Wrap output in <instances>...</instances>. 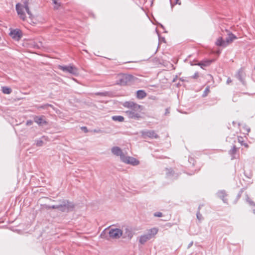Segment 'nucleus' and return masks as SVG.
<instances>
[{"mask_svg": "<svg viewBox=\"0 0 255 255\" xmlns=\"http://www.w3.org/2000/svg\"><path fill=\"white\" fill-rule=\"evenodd\" d=\"M154 215L155 217H160L162 216V213L161 212H157L154 213Z\"/></svg>", "mask_w": 255, "mask_h": 255, "instance_id": "393cba45", "label": "nucleus"}, {"mask_svg": "<svg viewBox=\"0 0 255 255\" xmlns=\"http://www.w3.org/2000/svg\"><path fill=\"white\" fill-rule=\"evenodd\" d=\"M116 83L122 86L126 85L133 79V76L125 74H119L116 75Z\"/></svg>", "mask_w": 255, "mask_h": 255, "instance_id": "39448f33", "label": "nucleus"}, {"mask_svg": "<svg viewBox=\"0 0 255 255\" xmlns=\"http://www.w3.org/2000/svg\"><path fill=\"white\" fill-rule=\"evenodd\" d=\"M237 151V148L235 146H234L230 150V154L232 156V159L235 158V155L236 154Z\"/></svg>", "mask_w": 255, "mask_h": 255, "instance_id": "dca6fc26", "label": "nucleus"}, {"mask_svg": "<svg viewBox=\"0 0 255 255\" xmlns=\"http://www.w3.org/2000/svg\"><path fill=\"white\" fill-rule=\"evenodd\" d=\"M199 73L198 72H196L194 74V75L192 77V78L193 79H197L199 77Z\"/></svg>", "mask_w": 255, "mask_h": 255, "instance_id": "b1692460", "label": "nucleus"}, {"mask_svg": "<svg viewBox=\"0 0 255 255\" xmlns=\"http://www.w3.org/2000/svg\"><path fill=\"white\" fill-rule=\"evenodd\" d=\"M2 91L4 94H9L11 92V90L7 87H3L2 88Z\"/></svg>", "mask_w": 255, "mask_h": 255, "instance_id": "aec40b11", "label": "nucleus"}, {"mask_svg": "<svg viewBox=\"0 0 255 255\" xmlns=\"http://www.w3.org/2000/svg\"><path fill=\"white\" fill-rule=\"evenodd\" d=\"M197 218H198L199 220H201V217H202V216H201V215L200 214V213H199V212L197 213Z\"/></svg>", "mask_w": 255, "mask_h": 255, "instance_id": "c756f323", "label": "nucleus"}, {"mask_svg": "<svg viewBox=\"0 0 255 255\" xmlns=\"http://www.w3.org/2000/svg\"><path fill=\"white\" fill-rule=\"evenodd\" d=\"M218 196L223 200L224 202H227V199H225V197H226V194L224 191L219 192Z\"/></svg>", "mask_w": 255, "mask_h": 255, "instance_id": "f3484780", "label": "nucleus"}, {"mask_svg": "<svg viewBox=\"0 0 255 255\" xmlns=\"http://www.w3.org/2000/svg\"><path fill=\"white\" fill-rule=\"evenodd\" d=\"M105 232L109 234V237L113 239H119L123 235L122 231L118 228L110 227L106 229Z\"/></svg>", "mask_w": 255, "mask_h": 255, "instance_id": "423d86ee", "label": "nucleus"}, {"mask_svg": "<svg viewBox=\"0 0 255 255\" xmlns=\"http://www.w3.org/2000/svg\"><path fill=\"white\" fill-rule=\"evenodd\" d=\"M238 142H240L242 145L245 146L246 147H248L249 145L247 143L244 142V138L242 136H238Z\"/></svg>", "mask_w": 255, "mask_h": 255, "instance_id": "6ab92c4d", "label": "nucleus"}, {"mask_svg": "<svg viewBox=\"0 0 255 255\" xmlns=\"http://www.w3.org/2000/svg\"><path fill=\"white\" fill-rule=\"evenodd\" d=\"M75 207V204L69 200H63L58 205H54L47 207L48 209H57L58 211L61 212H69L73 211Z\"/></svg>", "mask_w": 255, "mask_h": 255, "instance_id": "7ed1b4c3", "label": "nucleus"}, {"mask_svg": "<svg viewBox=\"0 0 255 255\" xmlns=\"http://www.w3.org/2000/svg\"><path fill=\"white\" fill-rule=\"evenodd\" d=\"M192 245H193V242H191V243L189 244V246H188V248H189V247H190L191 246H192Z\"/></svg>", "mask_w": 255, "mask_h": 255, "instance_id": "7c9ffc66", "label": "nucleus"}, {"mask_svg": "<svg viewBox=\"0 0 255 255\" xmlns=\"http://www.w3.org/2000/svg\"><path fill=\"white\" fill-rule=\"evenodd\" d=\"M44 117L41 116H35L34 118V121L37 123L39 126H43L47 124L46 121L44 119Z\"/></svg>", "mask_w": 255, "mask_h": 255, "instance_id": "f8f14e48", "label": "nucleus"}, {"mask_svg": "<svg viewBox=\"0 0 255 255\" xmlns=\"http://www.w3.org/2000/svg\"><path fill=\"white\" fill-rule=\"evenodd\" d=\"M231 80L230 79H228V83H229V82H231Z\"/></svg>", "mask_w": 255, "mask_h": 255, "instance_id": "72a5a7b5", "label": "nucleus"}, {"mask_svg": "<svg viewBox=\"0 0 255 255\" xmlns=\"http://www.w3.org/2000/svg\"><path fill=\"white\" fill-rule=\"evenodd\" d=\"M33 122L31 120H28L26 122V125L27 126H30L32 125Z\"/></svg>", "mask_w": 255, "mask_h": 255, "instance_id": "bb28decb", "label": "nucleus"}, {"mask_svg": "<svg viewBox=\"0 0 255 255\" xmlns=\"http://www.w3.org/2000/svg\"><path fill=\"white\" fill-rule=\"evenodd\" d=\"M220 51H218V52H217V53H218V54H220Z\"/></svg>", "mask_w": 255, "mask_h": 255, "instance_id": "f704fd0d", "label": "nucleus"}, {"mask_svg": "<svg viewBox=\"0 0 255 255\" xmlns=\"http://www.w3.org/2000/svg\"><path fill=\"white\" fill-rule=\"evenodd\" d=\"M11 230L13 232H16L17 233H19V229L17 228V227H16L15 228L13 227Z\"/></svg>", "mask_w": 255, "mask_h": 255, "instance_id": "a878e982", "label": "nucleus"}, {"mask_svg": "<svg viewBox=\"0 0 255 255\" xmlns=\"http://www.w3.org/2000/svg\"><path fill=\"white\" fill-rule=\"evenodd\" d=\"M247 202L249 203V204L252 206L255 207V202H254L253 200H252L249 197L247 198Z\"/></svg>", "mask_w": 255, "mask_h": 255, "instance_id": "4be33fe9", "label": "nucleus"}, {"mask_svg": "<svg viewBox=\"0 0 255 255\" xmlns=\"http://www.w3.org/2000/svg\"><path fill=\"white\" fill-rule=\"evenodd\" d=\"M209 92H210V88H209V87L208 86V87H207L206 88V89H205V91H204V95H203V96H206L207 95L208 93Z\"/></svg>", "mask_w": 255, "mask_h": 255, "instance_id": "5701e85b", "label": "nucleus"}, {"mask_svg": "<svg viewBox=\"0 0 255 255\" xmlns=\"http://www.w3.org/2000/svg\"><path fill=\"white\" fill-rule=\"evenodd\" d=\"M227 32L228 37L226 40H224L222 37H219L217 38L215 44L218 46L225 47L232 43L233 41L237 38V37L231 32L228 30H226Z\"/></svg>", "mask_w": 255, "mask_h": 255, "instance_id": "20e7f679", "label": "nucleus"}, {"mask_svg": "<svg viewBox=\"0 0 255 255\" xmlns=\"http://www.w3.org/2000/svg\"><path fill=\"white\" fill-rule=\"evenodd\" d=\"M146 96V93L143 90H138L136 92V97L142 99Z\"/></svg>", "mask_w": 255, "mask_h": 255, "instance_id": "2eb2a0df", "label": "nucleus"}, {"mask_svg": "<svg viewBox=\"0 0 255 255\" xmlns=\"http://www.w3.org/2000/svg\"><path fill=\"white\" fill-rule=\"evenodd\" d=\"M9 35L12 39L18 41L22 36V32L19 29H15L11 30Z\"/></svg>", "mask_w": 255, "mask_h": 255, "instance_id": "1a4fd4ad", "label": "nucleus"}, {"mask_svg": "<svg viewBox=\"0 0 255 255\" xmlns=\"http://www.w3.org/2000/svg\"><path fill=\"white\" fill-rule=\"evenodd\" d=\"M58 68L64 72H68L73 75H77L78 74V68L72 64L67 66L58 65Z\"/></svg>", "mask_w": 255, "mask_h": 255, "instance_id": "0eeeda50", "label": "nucleus"}, {"mask_svg": "<svg viewBox=\"0 0 255 255\" xmlns=\"http://www.w3.org/2000/svg\"><path fill=\"white\" fill-rule=\"evenodd\" d=\"M151 238L147 234H144L139 237V242L141 245H144L146 242L150 240Z\"/></svg>", "mask_w": 255, "mask_h": 255, "instance_id": "ddd939ff", "label": "nucleus"}, {"mask_svg": "<svg viewBox=\"0 0 255 255\" xmlns=\"http://www.w3.org/2000/svg\"><path fill=\"white\" fill-rule=\"evenodd\" d=\"M181 2L180 0H175V2L174 4L181 5Z\"/></svg>", "mask_w": 255, "mask_h": 255, "instance_id": "c85d7f7f", "label": "nucleus"}, {"mask_svg": "<svg viewBox=\"0 0 255 255\" xmlns=\"http://www.w3.org/2000/svg\"><path fill=\"white\" fill-rule=\"evenodd\" d=\"M213 61V60H208V61H205L204 62L199 63L198 65L201 66H206L209 65Z\"/></svg>", "mask_w": 255, "mask_h": 255, "instance_id": "412c9836", "label": "nucleus"}, {"mask_svg": "<svg viewBox=\"0 0 255 255\" xmlns=\"http://www.w3.org/2000/svg\"><path fill=\"white\" fill-rule=\"evenodd\" d=\"M81 129L85 132H88V129L86 127H83L81 128Z\"/></svg>", "mask_w": 255, "mask_h": 255, "instance_id": "cd10ccee", "label": "nucleus"}, {"mask_svg": "<svg viewBox=\"0 0 255 255\" xmlns=\"http://www.w3.org/2000/svg\"><path fill=\"white\" fill-rule=\"evenodd\" d=\"M16 10L18 16L22 20L25 21L27 20L25 15V12H26L29 15V19L27 21L30 24L36 23V20L35 19L34 16L29 10L27 1L24 2V4L19 3L16 4Z\"/></svg>", "mask_w": 255, "mask_h": 255, "instance_id": "f03ea898", "label": "nucleus"}, {"mask_svg": "<svg viewBox=\"0 0 255 255\" xmlns=\"http://www.w3.org/2000/svg\"><path fill=\"white\" fill-rule=\"evenodd\" d=\"M53 3L55 4H57V0H52Z\"/></svg>", "mask_w": 255, "mask_h": 255, "instance_id": "2f4dec72", "label": "nucleus"}, {"mask_svg": "<svg viewBox=\"0 0 255 255\" xmlns=\"http://www.w3.org/2000/svg\"><path fill=\"white\" fill-rule=\"evenodd\" d=\"M142 135L144 138L148 137L151 138H157L158 137V135L154 130H148L142 132Z\"/></svg>", "mask_w": 255, "mask_h": 255, "instance_id": "9d476101", "label": "nucleus"}, {"mask_svg": "<svg viewBox=\"0 0 255 255\" xmlns=\"http://www.w3.org/2000/svg\"><path fill=\"white\" fill-rule=\"evenodd\" d=\"M253 213H254V214H255V209H254V210H253Z\"/></svg>", "mask_w": 255, "mask_h": 255, "instance_id": "473e14b6", "label": "nucleus"}, {"mask_svg": "<svg viewBox=\"0 0 255 255\" xmlns=\"http://www.w3.org/2000/svg\"><path fill=\"white\" fill-rule=\"evenodd\" d=\"M112 152L114 154L117 156H120L121 160H122V157L125 156L122 152L121 149L117 146L113 147L112 148Z\"/></svg>", "mask_w": 255, "mask_h": 255, "instance_id": "9b49d317", "label": "nucleus"}, {"mask_svg": "<svg viewBox=\"0 0 255 255\" xmlns=\"http://www.w3.org/2000/svg\"><path fill=\"white\" fill-rule=\"evenodd\" d=\"M158 231V229L157 228H153L147 230L146 234H147L149 237L152 239L155 236V235L157 234Z\"/></svg>", "mask_w": 255, "mask_h": 255, "instance_id": "4468645a", "label": "nucleus"}, {"mask_svg": "<svg viewBox=\"0 0 255 255\" xmlns=\"http://www.w3.org/2000/svg\"><path fill=\"white\" fill-rule=\"evenodd\" d=\"M123 106L128 109L125 113L129 118L139 119L140 118V113L143 110V106L132 101L126 102L123 104Z\"/></svg>", "mask_w": 255, "mask_h": 255, "instance_id": "f257e3e1", "label": "nucleus"}, {"mask_svg": "<svg viewBox=\"0 0 255 255\" xmlns=\"http://www.w3.org/2000/svg\"><path fill=\"white\" fill-rule=\"evenodd\" d=\"M122 161L127 164H130L133 165H137L139 164V162L135 158L129 156H123L122 157Z\"/></svg>", "mask_w": 255, "mask_h": 255, "instance_id": "6e6552de", "label": "nucleus"}, {"mask_svg": "<svg viewBox=\"0 0 255 255\" xmlns=\"http://www.w3.org/2000/svg\"><path fill=\"white\" fill-rule=\"evenodd\" d=\"M112 119L115 121H119L120 122L124 121V118L121 116H115L112 117Z\"/></svg>", "mask_w": 255, "mask_h": 255, "instance_id": "a211bd4d", "label": "nucleus"}]
</instances>
